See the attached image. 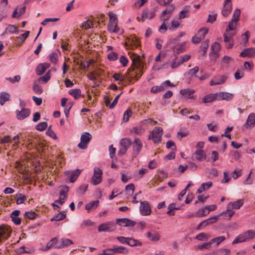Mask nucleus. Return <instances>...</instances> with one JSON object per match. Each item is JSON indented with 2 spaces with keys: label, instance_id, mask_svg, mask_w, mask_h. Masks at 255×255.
I'll return each mask as SVG.
<instances>
[{
  "label": "nucleus",
  "instance_id": "nucleus-1",
  "mask_svg": "<svg viewBox=\"0 0 255 255\" xmlns=\"http://www.w3.org/2000/svg\"><path fill=\"white\" fill-rule=\"evenodd\" d=\"M131 144V142L129 138H122L120 141V147L118 152V155L122 156L125 155Z\"/></svg>",
  "mask_w": 255,
  "mask_h": 255
},
{
  "label": "nucleus",
  "instance_id": "nucleus-2",
  "mask_svg": "<svg viewBox=\"0 0 255 255\" xmlns=\"http://www.w3.org/2000/svg\"><path fill=\"white\" fill-rule=\"evenodd\" d=\"M102 174L103 171L100 168L95 167L94 174L91 178V183L94 185L100 184L102 181Z\"/></svg>",
  "mask_w": 255,
  "mask_h": 255
},
{
  "label": "nucleus",
  "instance_id": "nucleus-3",
  "mask_svg": "<svg viewBox=\"0 0 255 255\" xmlns=\"http://www.w3.org/2000/svg\"><path fill=\"white\" fill-rule=\"evenodd\" d=\"M116 229V225L113 221L101 224L98 227V231L112 232Z\"/></svg>",
  "mask_w": 255,
  "mask_h": 255
},
{
  "label": "nucleus",
  "instance_id": "nucleus-4",
  "mask_svg": "<svg viewBox=\"0 0 255 255\" xmlns=\"http://www.w3.org/2000/svg\"><path fill=\"white\" fill-rule=\"evenodd\" d=\"M235 34V33L230 32V31H227V30H226L224 34V41L226 44L227 48L230 49L234 46V42L233 38Z\"/></svg>",
  "mask_w": 255,
  "mask_h": 255
},
{
  "label": "nucleus",
  "instance_id": "nucleus-5",
  "mask_svg": "<svg viewBox=\"0 0 255 255\" xmlns=\"http://www.w3.org/2000/svg\"><path fill=\"white\" fill-rule=\"evenodd\" d=\"M92 138V135L89 132H85L81 136L80 142L78 144V146L82 149L87 148L88 144Z\"/></svg>",
  "mask_w": 255,
  "mask_h": 255
},
{
  "label": "nucleus",
  "instance_id": "nucleus-6",
  "mask_svg": "<svg viewBox=\"0 0 255 255\" xmlns=\"http://www.w3.org/2000/svg\"><path fill=\"white\" fill-rule=\"evenodd\" d=\"M162 135V129L156 128L153 129L152 132L149 134L148 138L152 140L155 143H159L161 141V138Z\"/></svg>",
  "mask_w": 255,
  "mask_h": 255
},
{
  "label": "nucleus",
  "instance_id": "nucleus-7",
  "mask_svg": "<svg viewBox=\"0 0 255 255\" xmlns=\"http://www.w3.org/2000/svg\"><path fill=\"white\" fill-rule=\"evenodd\" d=\"M69 188L68 186L65 185L63 186L62 189L59 192V199L55 201V203H59L62 205L66 199L67 198V194L69 191Z\"/></svg>",
  "mask_w": 255,
  "mask_h": 255
},
{
  "label": "nucleus",
  "instance_id": "nucleus-8",
  "mask_svg": "<svg viewBox=\"0 0 255 255\" xmlns=\"http://www.w3.org/2000/svg\"><path fill=\"white\" fill-rule=\"evenodd\" d=\"M139 211L141 214L143 216L150 215L151 213V209L149 203L146 201H140Z\"/></svg>",
  "mask_w": 255,
  "mask_h": 255
},
{
  "label": "nucleus",
  "instance_id": "nucleus-9",
  "mask_svg": "<svg viewBox=\"0 0 255 255\" xmlns=\"http://www.w3.org/2000/svg\"><path fill=\"white\" fill-rule=\"evenodd\" d=\"M227 79L228 76L225 75L216 76L210 82V85L213 86L217 85L223 84L225 83Z\"/></svg>",
  "mask_w": 255,
  "mask_h": 255
},
{
  "label": "nucleus",
  "instance_id": "nucleus-10",
  "mask_svg": "<svg viewBox=\"0 0 255 255\" xmlns=\"http://www.w3.org/2000/svg\"><path fill=\"white\" fill-rule=\"evenodd\" d=\"M142 147V144L141 140L138 138H135L132 144L133 154L135 156L138 155Z\"/></svg>",
  "mask_w": 255,
  "mask_h": 255
},
{
  "label": "nucleus",
  "instance_id": "nucleus-11",
  "mask_svg": "<svg viewBox=\"0 0 255 255\" xmlns=\"http://www.w3.org/2000/svg\"><path fill=\"white\" fill-rule=\"evenodd\" d=\"M81 171L77 169L73 171H67L65 172V174L69 176V181L71 183L74 182L78 176L81 174Z\"/></svg>",
  "mask_w": 255,
  "mask_h": 255
},
{
  "label": "nucleus",
  "instance_id": "nucleus-12",
  "mask_svg": "<svg viewBox=\"0 0 255 255\" xmlns=\"http://www.w3.org/2000/svg\"><path fill=\"white\" fill-rule=\"evenodd\" d=\"M217 100H226L231 101L234 98V95L225 92H220L217 93Z\"/></svg>",
  "mask_w": 255,
  "mask_h": 255
},
{
  "label": "nucleus",
  "instance_id": "nucleus-13",
  "mask_svg": "<svg viewBox=\"0 0 255 255\" xmlns=\"http://www.w3.org/2000/svg\"><path fill=\"white\" fill-rule=\"evenodd\" d=\"M31 113L29 109H23L20 111L16 110V118L19 120H23L28 117Z\"/></svg>",
  "mask_w": 255,
  "mask_h": 255
},
{
  "label": "nucleus",
  "instance_id": "nucleus-14",
  "mask_svg": "<svg viewBox=\"0 0 255 255\" xmlns=\"http://www.w3.org/2000/svg\"><path fill=\"white\" fill-rule=\"evenodd\" d=\"M240 56L243 57H254L255 56V48L252 47L244 49L243 51L241 52Z\"/></svg>",
  "mask_w": 255,
  "mask_h": 255
},
{
  "label": "nucleus",
  "instance_id": "nucleus-15",
  "mask_svg": "<svg viewBox=\"0 0 255 255\" xmlns=\"http://www.w3.org/2000/svg\"><path fill=\"white\" fill-rule=\"evenodd\" d=\"M108 250L117 254H127L128 253V250L123 246H114L112 248L108 249Z\"/></svg>",
  "mask_w": 255,
  "mask_h": 255
},
{
  "label": "nucleus",
  "instance_id": "nucleus-16",
  "mask_svg": "<svg viewBox=\"0 0 255 255\" xmlns=\"http://www.w3.org/2000/svg\"><path fill=\"white\" fill-rule=\"evenodd\" d=\"M195 93V90L191 89H184L180 91V93L188 99H195L196 96L192 95Z\"/></svg>",
  "mask_w": 255,
  "mask_h": 255
},
{
  "label": "nucleus",
  "instance_id": "nucleus-17",
  "mask_svg": "<svg viewBox=\"0 0 255 255\" xmlns=\"http://www.w3.org/2000/svg\"><path fill=\"white\" fill-rule=\"evenodd\" d=\"M60 244L56 247L57 249H62L68 247L73 244V242L69 239L62 238L60 241Z\"/></svg>",
  "mask_w": 255,
  "mask_h": 255
},
{
  "label": "nucleus",
  "instance_id": "nucleus-18",
  "mask_svg": "<svg viewBox=\"0 0 255 255\" xmlns=\"http://www.w3.org/2000/svg\"><path fill=\"white\" fill-rule=\"evenodd\" d=\"M232 10V2H224L223 8L222 10V14L225 17L227 16Z\"/></svg>",
  "mask_w": 255,
  "mask_h": 255
},
{
  "label": "nucleus",
  "instance_id": "nucleus-19",
  "mask_svg": "<svg viewBox=\"0 0 255 255\" xmlns=\"http://www.w3.org/2000/svg\"><path fill=\"white\" fill-rule=\"evenodd\" d=\"M155 15V9L153 8L151 10L148 9H144L142 14V19L143 21L144 19H151L153 18Z\"/></svg>",
  "mask_w": 255,
  "mask_h": 255
},
{
  "label": "nucleus",
  "instance_id": "nucleus-20",
  "mask_svg": "<svg viewBox=\"0 0 255 255\" xmlns=\"http://www.w3.org/2000/svg\"><path fill=\"white\" fill-rule=\"evenodd\" d=\"M30 32L29 31H25L23 34H20L16 37V44L17 46L21 45L26 39L28 37Z\"/></svg>",
  "mask_w": 255,
  "mask_h": 255
},
{
  "label": "nucleus",
  "instance_id": "nucleus-21",
  "mask_svg": "<svg viewBox=\"0 0 255 255\" xmlns=\"http://www.w3.org/2000/svg\"><path fill=\"white\" fill-rule=\"evenodd\" d=\"M26 7L23 6L18 8V7L15 8L12 14V18H18L22 15L25 11Z\"/></svg>",
  "mask_w": 255,
  "mask_h": 255
},
{
  "label": "nucleus",
  "instance_id": "nucleus-22",
  "mask_svg": "<svg viewBox=\"0 0 255 255\" xmlns=\"http://www.w3.org/2000/svg\"><path fill=\"white\" fill-rule=\"evenodd\" d=\"M108 30L110 32L118 33L120 30L118 26V22H109Z\"/></svg>",
  "mask_w": 255,
  "mask_h": 255
},
{
  "label": "nucleus",
  "instance_id": "nucleus-23",
  "mask_svg": "<svg viewBox=\"0 0 255 255\" xmlns=\"http://www.w3.org/2000/svg\"><path fill=\"white\" fill-rule=\"evenodd\" d=\"M244 200L240 199L235 202H231L229 203L228 208L235 209H239L243 206Z\"/></svg>",
  "mask_w": 255,
  "mask_h": 255
},
{
  "label": "nucleus",
  "instance_id": "nucleus-24",
  "mask_svg": "<svg viewBox=\"0 0 255 255\" xmlns=\"http://www.w3.org/2000/svg\"><path fill=\"white\" fill-rule=\"evenodd\" d=\"M215 100H217V93L208 94L202 99L204 103H211Z\"/></svg>",
  "mask_w": 255,
  "mask_h": 255
},
{
  "label": "nucleus",
  "instance_id": "nucleus-25",
  "mask_svg": "<svg viewBox=\"0 0 255 255\" xmlns=\"http://www.w3.org/2000/svg\"><path fill=\"white\" fill-rule=\"evenodd\" d=\"M213 185V183L211 181H208L202 183L200 187L198 189L197 192L199 193H201L205 190H208Z\"/></svg>",
  "mask_w": 255,
  "mask_h": 255
},
{
  "label": "nucleus",
  "instance_id": "nucleus-26",
  "mask_svg": "<svg viewBox=\"0 0 255 255\" xmlns=\"http://www.w3.org/2000/svg\"><path fill=\"white\" fill-rule=\"evenodd\" d=\"M7 33H18V27L12 24H9L7 27L5 28L3 34H4Z\"/></svg>",
  "mask_w": 255,
  "mask_h": 255
},
{
  "label": "nucleus",
  "instance_id": "nucleus-27",
  "mask_svg": "<svg viewBox=\"0 0 255 255\" xmlns=\"http://www.w3.org/2000/svg\"><path fill=\"white\" fill-rule=\"evenodd\" d=\"M99 200L92 201L86 204L85 209L89 212L92 210L95 209L99 206Z\"/></svg>",
  "mask_w": 255,
  "mask_h": 255
},
{
  "label": "nucleus",
  "instance_id": "nucleus-28",
  "mask_svg": "<svg viewBox=\"0 0 255 255\" xmlns=\"http://www.w3.org/2000/svg\"><path fill=\"white\" fill-rule=\"evenodd\" d=\"M248 126L254 127L255 126V114L252 113L250 114L247 120L246 123Z\"/></svg>",
  "mask_w": 255,
  "mask_h": 255
},
{
  "label": "nucleus",
  "instance_id": "nucleus-29",
  "mask_svg": "<svg viewBox=\"0 0 255 255\" xmlns=\"http://www.w3.org/2000/svg\"><path fill=\"white\" fill-rule=\"evenodd\" d=\"M221 47L220 44L217 42H214L212 45L211 48L213 52L214 53L217 57L219 56V51L221 50Z\"/></svg>",
  "mask_w": 255,
  "mask_h": 255
},
{
  "label": "nucleus",
  "instance_id": "nucleus-30",
  "mask_svg": "<svg viewBox=\"0 0 255 255\" xmlns=\"http://www.w3.org/2000/svg\"><path fill=\"white\" fill-rule=\"evenodd\" d=\"M66 216V212L65 211H62L61 212H60L59 213L56 214L51 219V221H61L63 220L64 218H65Z\"/></svg>",
  "mask_w": 255,
  "mask_h": 255
},
{
  "label": "nucleus",
  "instance_id": "nucleus-31",
  "mask_svg": "<svg viewBox=\"0 0 255 255\" xmlns=\"http://www.w3.org/2000/svg\"><path fill=\"white\" fill-rule=\"evenodd\" d=\"M229 155L232 160H238L241 157L242 154L237 150H232L230 152Z\"/></svg>",
  "mask_w": 255,
  "mask_h": 255
},
{
  "label": "nucleus",
  "instance_id": "nucleus-32",
  "mask_svg": "<svg viewBox=\"0 0 255 255\" xmlns=\"http://www.w3.org/2000/svg\"><path fill=\"white\" fill-rule=\"evenodd\" d=\"M58 239L56 237H55L53 239H52L49 242H48L45 249L43 250L44 251H47L48 250L51 249L52 247H53L54 246L56 245V244L58 242Z\"/></svg>",
  "mask_w": 255,
  "mask_h": 255
},
{
  "label": "nucleus",
  "instance_id": "nucleus-33",
  "mask_svg": "<svg viewBox=\"0 0 255 255\" xmlns=\"http://www.w3.org/2000/svg\"><path fill=\"white\" fill-rule=\"evenodd\" d=\"M247 238H246V236L244 233L240 234L238 236L235 240L233 241V244H236L238 243H241L245 242H247Z\"/></svg>",
  "mask_w": 255,
  "mask_h": 255
},
{
  "label": "nucleus",
  "instance_id": "nucleus-34",
  "mask_svg": "<svg viewBox=\"0 0 255 255\" xmlns=\"http://www.w3.org/2000/svg\"><path fill=\"white\" fill-rule=\"evenodd\" d=\"M194 154L196 155V158L198 161H201L206 158V154L203 150H197Z\"/></svg>",
  "mask_w": 255,
  "mask_h": 255
},
{
  "label": "nucleus",
  "instance_id": "nucleus-35",
  "mask_svg": "<svg viewBox=\"0 0 255 255\" xmlns=\"http://www.w3.org/2000/svg\"><path fill=\"white\" fill-rule=\"evenodd\" d=\"M10 95L5 92L0 93V104L2 106L5 102L9 100Z\"/></svg>",
  "mask_w": 255,
  "mask_h": 255
},
{
  "label": "nucleus",
  "instance_id": "nucleus-36",
  "mask_svg": "<svg viewBox=\"0 0 255 255\" xmlns=\"http://www.w3.org/2000/svg\"><path fill=\"white\" fill-rule=\"evenodd\" d=\"M209 213V211H207L206 207L199 209L195 213V215L197 217H202L207 215Z\"/></svg>",
  "mask_w": 255,
  "mask_h": 255
},
{
  "label": "nucleus",
  "instance_id": "nucleus-37",
  "mask_svg": "<svg viewBox=\"0 0 255 255\" xmlns=\"http://www.w3.org/2000/svg\"><path fill=\"white\" fill-rule=\"evenodd\" d=\"M185 42H183L180 44L177 47L173 48L174 53L179 54L185 50Z\"/></svg>",
  "mask_w": 255,
  "mask_h": 255
},
{
  "label": "nucleus",
  "instance_id": "nucleus-38",
  "mask_svg": "<svg viewBox=\"0 0 255 255\" xmlns=\"http://www.w3.org/2000/svg\"><path fill=\"white\" fill-rule=\"evenodd\" d=\"M69 94L73 96L75 99H78L81 96V91L79 89H71Z\"/></svg>",
  "mask_w": 255,
  "mask_h": 255
},
{
  "label": "nucleus",
  "instance_id": "nucleus-39",
  "mask_svg": "<svg viewBox=\"0 0 255 255\" xmlns=\"http://www.w3.org/2000/svg\"><path fill=\"white\" fill-rule=\"evenodd\" d=\"M219 216V215L217 216H214L207 220H204V221H205V225H204V227H205L208 225H211L216 222L218 219Z\"/></svg>",
  "mask_w": 255,
  "mask_h": 255
},
{
  "label": "nucleus",
  "instance_id": "nucleus-40",
  "mask_svg": "<svg viewBox=\"0 0 255 255\" xmlns=\"http://www.w3.org/2000/svg\"><path fill=\"white\" fill-rule=\"evenodd\" d=\"M175 5L173 4H171L168 7H167L165 10L162 12V15L163 16L165 15H167L170 16L172 12L175 9Z\"/></svg>",
  "mask_w": 255,
  "mask_h": 255
},
{
  "label": "nucleus",
  "instance_id": "nucleus-41",
  "mask_svg": "<svg viewBox=\"0 0 255 255\" xmlns=\"http://www.w3.org/2000/svg\"><path fill=\"white\" fill-rule=\"evenodd\" d=\"M247 241L255 238V230H249L244 233Z\"/></svg>",
  "mask_w": 255,
  "mask_h": 255
},
{
  "label": "nucleus",
  "instance_id": "nucleus-42",
  "mask_svg": "<svg viewBox=\"0 0 255 255\" xmlns=\"http://www.w3.org/2000/svg\"><path fill=\"white\" fill-rule=\"evenodd\" d=\"M37 216V214L32 211L26 212L24 214V217L25 219L29 220H33Z\"/></svg>",
  "mask_w": 255,
  "mask_h": 255
},
{
  "label": "nucleus",
  "instance_id": "nucleus-43",
  "mask_svg": "<svg viewBox=\"0 0 255 255\" xmlns=\"http://www.w3.org/2000/svg\"><path fill=\"white\" fill-rule=\"evenodd\" d=\"M128 240L127 245H129V246L134 247L141 245V243L138 240L130 238H128Z\"/></svg>",
  "mask_w": 255,
  "mask_h": 255
},
{
  "label": "nucleus",
  "instance_id": "nucleus-44",
  "mask_svg": "<svg viewBox=\"0 0 255 255\" xmlns=\"http://www.w3.org/2000/svg\"><path fill=\"white\" fill-rule=\"evenodd\" d=\"M209 238L210 236L208 234L201 233L197 235L195 238L199 241H207Z\"/></svg>",
  "mask_w": 255,
  "mask_h": 255
},
{
  "label": "nucleus",
  "instance_id": "nucleus-45",
  "mask_svg": "<svg viewBox=\"0 0 255 255\" xmlns=\"http://www.w3.org/2000/svg\"><path fill=\"white\" fill-rule=\"evenodd\" d=\"M58 53H57L56 52L51 53L48 56V58H49V60L54 64L57 63V62L58 61Z\"/></svg>",
  "mask_w": 255,
  "mask_h": 255
},
{
  "label": "nucleus",
  "instance_id": "nucleus-46",
  "mask_svg": "<svg viewBox=\"0 0 255 255\" xmlns=\"http://www.w3.org/2000/svg\"><path fill=\"white\" fill-rule=\"evenodd\" d=\"M18 252L19 254H22V253L31 254V253H34V249L33 248H31V249L26 248L24 246H22L18 249Z\"/></svg>",
  "mask_w": 255,
  "mask_h": 255
},
{
  "label": "nucleus",
  "instance_id": "nucleus-47",
  "mask_svg": "<svg viewBox=\"0 0 255 255\" xmlns=\"http://www.w3.org/2000/svg\"><path fill=\"white\" fill-rule=\"evenodd\" d=\"M50 79V75L49 72L46 73L44 76L40 77L38 79L39 83H41L43 82V83H45L47 82Z\"/></svg>",
  "mask_w": 255,
  "mask_h": 255
},
{
  "label": "nucleus",
  "instance_id": "nucleus-48",
  "mask_svg": "<svg viewBox=\"0 0 255 255\" xmlns=\"http://www.w3.org/2000/svg\"><path fill=\"white\" fill-rule=\"evenodd\" d=\"M237 22V21L232 19L229 23L228 26L226 29L227 31H232L235 30Z\"/></svg>",
  "mask_w": 255,
  "mask_h": 255
},
{
  "label": "nucleus",
  "instance_id": "nucleus-49",
  "mask_svg": "<svg viewBox=\"0 0 255 255\" xmlns=\"http://www.w3.org/2000/svg\"><path fill=\"white\" fill-rule=\"evenodd\" d=\"M209 41L208 40H206L202 43L201 48L202 49V55H205L207 51V49L209 46Z\"/></svg>",
  "mask_w": 255,
  "mask_h": 255
},
{
  "label": "nucleus",
  "instance_id": "nucleus-50",
  "mask_svg": "<svg viewBox=\"0 0 255 255\" xmlns=\"http://www.w3.org/2000/svg\"><path fill=\"white\" fill-rule=\"evenodd\" d=\"M216 254V255H230L231 251L227 249H221L217 251Z\"/></svg>",
  "mask_w": 255,
  "mask_h": 255
},
{
  "label": "nucleus",
  "instance_id": "nucleus-51",
  "mask_svg": "<svg viewBox=\"0 0 255 255\" xmlns=\"http://www.w3.org/2000/svg\"><path fill=\"white\" fill-rule=\"evenodd\" d=\"M231 209V208H229L228 206L226 211L222 212L219 215H225L226 217L231 218L235 214V211H233Z\"/></svg>",
  "mask_w": 255,
  "mask_h": 255
},
{
  "label": "nucleus",
  "instance_id": "nucleus-52",
  "mask_svg": "<svg viewBox=\"0 0 255 255\" xmlns=\"http://www.w3.org/2000/svg\"><path fill=\"white\" fill-rule=\"evenodd\" d=\"M164 90L163 85L153 86L150 90V92L152 93H157Z\"/></svg>",
  "mask_w": 255,
  "mask_h": 255
},
{
  "label": "nucleus",
  "instance_id": "nucleus-53",
  "mask_svg": "<svg viewBox=\"0 0 255 255\" xmlns=\"http://www.w3.org/2000/svg\"><path fill=\"white\" fill-rule=\"evenodd\" d=\"M182 64V62L180 59L177 60V57L174 58L171 63V67L172 69H175L179 67L180 65Z\"/></svg>",
  "mask_w": 255,
  "mask_h": 255
},
{
  "label": "nucleus",
  "instance_id": "nucleus-54",
  "mask_svg": "<svg viewBox=\"0 0 255 255\" xmlns=\"http://www.w3.org/2000/svg\"><path fill=\"white\" fill-rule=\"evenodd\" d=\"M132 113L130 109H128L126 111L123 115V121L127 122L129 120V118L132 115Z\"/></svg>",
  "mask_w": 255,
  "mask_h": 255
},
{
  "label": "nucleus",
  "instance_id": "nucleus-55",
  "mask_svg": "<svg viewBox=\"0 0 255 255\" xmlns=\"http://www.w3.org/2000/svg\"><path fill=\"white\" fill-rule=\"evenodd\" d=\"M226 240L225 236H220L215 238L211 240V243H216L217 245H219L221 243L223 242Z\"/></svg>",
  "mask_w": 255,
  "mask_h": 255
},
{
  "label": "nucleus",
  "instance_id": "nucleus-56",
  "mask_svg": "<svg viewBox=\"0 0 255 255\" xmlns=\"http://www.w3.org/2000/svg\"><path fill=\"white\" fill-rule=\"evenodd\" d=\"M208 32V29L206 28H202L198 32L197 34L203 39Z\"/></svg>",
  "mask_w": 255,
  "mask_h": 255
},
{
  "label": "nucleus",
  "instance_id": "nucleus-57",
  "mask_svg": "<svg viewBox=\"0 0 255 255\" xmlns=\"http://www.w3.org/2000/svg\"><path fill=\"white\" fill-rule=\"evenodd\" d=\"M217 14L216 13H213V14H209L208 19L206 21L207 22L213 23L217 19Z\"/></svg>",
  "mask_w": 255,
  "mask_h": 255
},
{
  "label": "nucleus",
  "instance_id": "nucleus-58",
  "mask_svg": "<svg viewBox=\"0 0 255 255\" xmlns=\"http://www.w3.org/2000/svg\"><path fill=\"white\" fill-rule=\"evenodd\" d=\"M244 75V70L243 69H238L235 73V78L237 80H239L243 77Z\"/></svg>",
  "mask_w": 255,
  "mask_h": 255
},
{
  "label": "nucleus",
  "instance_id": "nucleus-59",
  "mask_svg": "<svg viewBox=\"0 0 255 255\" xmlns=\"http://www.w3.org/2000/svg\"><path fill=\"white\" fill-rule=\"evenodd\" d=\"M94 223L90 220L84 221L80 225V228L82 229L85 228V227L93 226Z\"/></svg>",
  "mask_w": 255,
  "mask_h": 255
},
{
  "label": "nucleus",
  "instance_id": "nucleus-60",
  "mask_svg": "<svg viewBox=\"0 0 255 255\" xmlns=\"http://www.w3.org/2000/svg\"><path fill=\"white\" fill-rule=\"evenodd\" d=\"M45 70V68H44L42 64H40L36 68V72L38 75H40L43 74Z\"/></svg>",
  "mask_w": 255,
  "mask_h": 255
},
{
  "label": "nucleus",
  "instance_id": "nucleus-61",
  "mask_svg": "<svg viewBox=\"0 0 255 255\" xmlns=\"http://www.w3.org/2000/svg\"><path fill=\"white\" fill-rule=\"evenodd\" d=\"M241 14V10L239 9H236L234 11V13L232 16V20H234L236 21H238L239 19V17Z\"/></svg>",
  "mask_w": 255,
  "mask_h": 255
},
{
  "label": "nucleus",
  "instance_id": "nucleus-62",
  "mask_svg": "<svg viewBox=\"0 0 255 255\" xmlns=\"http://www.w3.org/2000/svg\"><path fill=\"white\" fill-rule=\"evenodd\" d=\"M108 58L109 60L114 61L118 58V54L116 52H112L108 54Z\"/></svg>",
  "mask_w": 255,
  "mask_h": 255
},
{
  "label": "nucleus",
  "instance_id": "nucleus-63",
  "mask_svg": "<svg viewBox=\"0 0 255 255\" xmlns=\"http://www.w3.org/2000/svg\"><path fill=\"white\" fill-rule=\"evenodd\" d=\"M135 189L134 185L133 183L128 184L126 187V190L129 192L130 194H132Z\"/></svg>",
  "mask_w": 255,
  "mask_h": 255
},
{
  "label": "nucleus",
  "instance_id": "nucleus-64",
  "mask_svg": "<svg viewBox=\"0 0 255 255\" xmlns=\"http://www.w3.org/2000/svg\"><path fill=\"white\" fill-rule=\"evenodd\" d=\"M113 77L114 78L115 81H118L120 82L123 81L125 79L124 76L121 75L120 74L117 73H115L113 75Z\"/></svg>",
  "mask_w": 255,
  "mask_h": 255
}]
</instances>
